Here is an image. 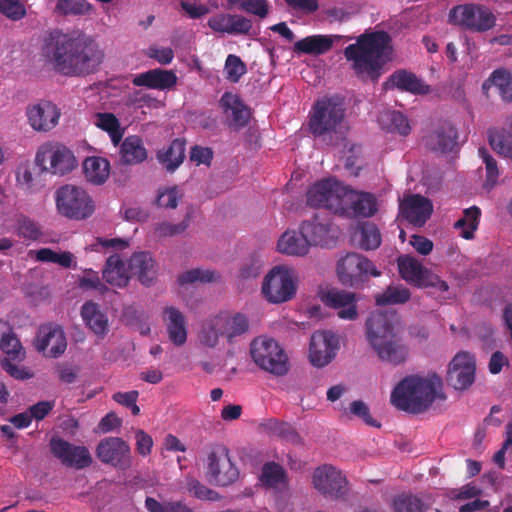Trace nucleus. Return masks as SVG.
I'll return each mask as SVG.
<instances>
[{"instance_id": "obj_58", "label": "nucleus", "mask_w": 512, "mask_h": 512, "mask_svg": "<svg viewBox=\"0 0 512 512\" xmlns=\"http://www.w3.org/2000/svg\"><path fill=\"white\" fill-rule=\"evenodd\" d=\"M182 199L177 186L168 187L158 190L156 204L162 208L175 209L178 205V201Z\"/></svg>"}, {"instance_id": "obj_33", "label": "nucleus", "mask_w": 512, "mask_h": 512, "mask_svg": "<svg viewBox=\"0 0 512 512\" xmlns=\"http://www.w3.org/2000/svg\"><path fill=\"white\" fill-rule=\"evenodd\" d=\"M335 36L311 35L295 42L293 51L297 54L322 55L328 52L334 44Z\"/></svg>"}, {"instance_id": "obj_9", "label": "nucleus", "mask_w": 512, "mask_h": 512, "mask_svg": "<svg viewBox=\"0 0 512 512\" xmlns=\"http://www.w3.org/2000/svg\"><path fill=\"white\" fill-rule=\"evenodd\" d=\"M337 276L339 281L347 287L361 288L370 277H379L381 272L366 256L350 252L337 262Z\"/></svg>"}, {"instance_id": "obj_18", "label": "nucleus", "mask_w": 512, "mask_h": 512, "mask_svg": "<svg viewBox=\"0 0 512 512\" xmlns=\"http://www.w3.org/2000/svg\"><path fill=\"white\" fill-rule=\"evenodd\" d=\"M96 456L104 464L119 470H127L132 465L130 446L120 437H105L96 447Z\"/></svg>"}, {"instance_id": "obj_29", "label": "nucleus", "mask_w": 512, "mask_h": 512, "mask_svg": "<svg viewBox=\"0 0 512 512\" xmlns=\"http://www.w3.org/2000/svg\"><path fill=\"white\" fill-rule=\"evenodd\" d=\"M177 75L173 70L155 68L139 73L132 79L133 85L155 90H169L177 83Z\"/></svg>"}, {"instance_id": "obj_8", "label": "nucleus", "mask_w": 512, "mask_h": 512, "mask_svg": "<svg viewBox=\"0 0 512 512\" xmlns=\"http://www.w3.org/2000/svg\"><path fill=\"white\" fill-rule=\"evenodd\" d=\"M0 349L5 356L0 359L1 368L14 379L27 380L33 373L20 363L25 359V351L7 322L0 321Z\"/></svg>"}, {"instance_id": "obj_42", "label": "nucleus", "mask_w": 512, "mask_h": 512, "mask_svg": "<svg viewBox=\"0 0 512 512\" xmlns=\"http://www.w3.org/2000/svg\"><path fill=\"white\" fill-rule=\"evenodd\" d=\"M494 86L505 102H512V74L505 69H497L483 83V89Z\"/></svg>"}, {"instance_id": "obj_64", "label": "nucleus", "mask_w": 512, "mask_h": 512, "mask_svg": "<svg viewBox=\"0 0 512 512\" xmlns=\"http://www.w3.org/2000/svg\"><path fill=\"white\" fill-rule=\"evenodd\" d=\"M230 23L231 14H218L208 20V25L212 30L227 34H229Z\"/></svg>"}, {"instance_id": "obj_25", "label": "nucleus", "mask_w": 512, "mask_h": 512, "mask_svg": "<svg viewBox=\"0 0 512 512\" xmlns=\"http://www.w3.org/2000/svg\"><path fill=\"white\" fill-rule=\"evenodd\" d=\"M36 347L47 356L56 358L63 354L67 341L62 328L58 325H42L37 334Z\"/></svg>"}, {"instance_id": "obj_11", "label": "nucleus", "mask_w": 512, "mask_h": 512, "mask_svg": "<svg viewBox=\"0 0 512 512\" xmlns=\"http://www.w3.org/2000/svg\"><path fill=\"white\" fill-rule=\"evenodd\" d=\"M206 477L211 484L228 486L239 477V471L229 457L228 448L220 443L207 447Z\"/></svg>"}, {"instance_id": "obj_40", "label": "nucleus", "mask_w": 512, "mask_h": 512, "mask_svg": "<svg viewBox=\"0 0 512 512\" xmlns=\"http://www.w3.org/2000/svg\"><path fill=\"white\" fill-rule=\"evenodd\" d=\"M103 279L112 286L124 287L127 285L129 276L119 255H111L103 270Z\"/></svg>"}, {"instance_id": "obj_39", "label": "nucleus", "mask_w": 512, "mask_h": 512, "mask_svg": "<svg viewBox=\"0 0 512 512\" xmlns=\"http://www.w3.org/2000/svg\"><path fill=\"white\" fill-rule=\"evenodd\" d=\"M309 244L306 238L295 231H286L277 243L279 252L293 256H304L309 251Z\"/></svg>"}, {"instance_id": "obj_62", "label": "nucleus", "mask_w": 512, "mask_h": 512, "mask_svg": "<svg viewBox=\"0 0 512 512\" xmlns=\"http://www.w3.org/2000/svg\"><path fill=\"white\" fill-rule=\"evenodd\" d=\"M187 485L189 492L199 499L213 500L215 498L216 492L196 479L189 480Z\"/></svg>"}, {"instance_id": "obj_31", "label": "nucleus", "mask_w": 512, "mask_h": 512, "mask_svg": "<svg viewBox=\"0 0 512 512\" xmlns=\"http://www.w3.org/2000/svg\"><path fill=\"white\" fill-rule=\"evenodd\" d=\"M129 270L138 280L146 286L152 284L155 275V261L149 252L134 253L129 259Z\"/></svg>"}, {"instance_id": "obj_22", "label": "nucleus", "mask_w": 512, "mask_h": 512, "mask_svg": "<svg viewBox=\"0 0 512 512\" xmlns=\"http://www.w3.org/2000/svg\"><path fill=\"white\" fill-rule=\"evenodd\" d=\"M458 131L449 122H443L424 137L426 148L439 154L451 153L458 148Z\"/></svg>"}, {"instance_id": "obj_52", "label": "nucleus", "mask_w": 512, "mask_h": 512, "mask_svg": "<svg viewBox=\"0 0 512 512\" xmlns=\"http://www.w3.org/2000/svg\"><path fill=\"white\" fill-rule=\"evenodd\" d=\"M285 471L281 465L275 462L264 464L261 473V481L267 487H275L283 482Z\"/></svg>"}, {"instance_id": "obj_54", "label": "nucleus", "mask_w": 512, "mask_h": 512, "mask_svg": "<svg viewBox=\"0 0 512 512\" xmlns=\"http://www.w3.org/2000/svg\"><path fill=\"white\" fill-rule=\"evenodd\" d=\"M145 508L149 512H192V510L182 502L161 503L153 497H146Z\"/></svg>"}, {"instance_id": "obj_16", "label": "nucleus", "mask_w": 512, "mask_h": 512, "mask_svg": "<svg viewBox=\"0 0 512 512\" xmlns=\"http://www.w3.org/2000/svg\"><path fill=\"white\" fill-rule=\"evenodd\" d=\"M313 486L325 498L342 499L348 492V481L340 470L332 465H322L313 473Z\"/></svg>"}, {"instance_id": "obj_43", "label": "nucleus", "mask_w": 512, "mask_h": 512, "mask_svg": "<svg viewBox=\"0 0 512 512\" xmlns=\"http://www.w3.org/2000/svg\"><path fill=\"white\" fill-rule=\"evenodd\" d=\"M481 216V210L477 206H472L463 211V216L458 219L454 227L459 230V235L464 239L474 238V233L478 229Z\"/></svg>"}, {"instance_id": "obj_49", "label": "nucleus", "mask_w": 512, "mask_h": 512, "mask_svg": "<svg viewBox=\"0 0 512 512\" xmlns=\"http://www.w3.org/2000/svg\"><path fill=\"white\" fill-rule=\"evenodd\" d=\"M359 246L364 250H374L381 244V234L373 223H365L359 229Z\"/></svg>"}, {"instance_id": "obj_14", "label": "nucleus", "mask_w": 512, "mask_h": 512, "mask_svg": "<svg viewBox=\"0 0 512 512\" xmlns=\"http://www.w3.org/2000/svg\"><path fill=\"white\" fill-rule=\"evenodd\" d=\"M345 185L334 179L316 182L307 191V204L313 208H325L336 214L343 213Z\"/></svg>"}, {"instance_id": "obj_3", "label": "nucleus", "mask_w": 512, "mask_h": 512, "mask_svg": "<svg viewBox=\"0 0 512 512\" xmlns=\"http://www.w3.org/2000/svg\"><path fill=\"white\" fill-rule=\"evenodd\" d=\"M442 379L433 374L428 377L410 375L402 379L391 393V403L399 410L412 414L426 411L434 400L445 398L439 391Z\"/></svg>"}, {"instance_id": "obj_44", "label": "nucleus", "mask_w": 512, "mask_h": 512, "mask_svg": "<svg viewBox=\"0 0 512 512\" xmlns=\"http://www.w3.org/2000/svg\"><path fill=\"white\" fill-rule=\"evenodd\" d=\"M95 125L101 130L107 132L114 146H117L124 135V129L121 128L118 118L109 112L96 113Z\"/></svg>"}, {"instance_id": "obj_15", "label": "nucleus", "mask_w": 512, "mask_h": 512, "mask_svg": "<svg viewBox=\"0 0 512 512\" xmlns=\"http://www.w3.org/2000/svg\"><path fill=\"white\" fill-rule=\"evenodd\" d=\"M36 162L43 170L56 175H65L77 166L73 152L60 143H46L36 154Z\"/></svg>"}, {"instance_id": "obj_32", "label": "nucleus", "mask_w": 512, "mask_h": 512, "mask_svg": "<svg viewBox=\"0 0 512 512\" xmlns=\"http://www.w3.org/2000/svg\"><path fill=\"white\" fill-rule=\"evenodd\" d=\"M81 317L95 335L105 337L108 332V318L99 304L93 301L85 302L81 307Z\"/></svg>"}, {"instance_id": "obj_30", "label": "nucleus", "mask_w": 512, "mask_h": 512, "mask_svg": "<svg viewBox=\"0 0 512 512\" xmlns=\"http://www.w3.org/2000/svg\"><path fill=\"white\" fill-rule=\"evenodd\" d=\"M220 106L226 114L230 113L232 117L231 125L234 128L240 129L249 123L250 110L238 95L225 92L220 98Z\"/></svg>"}, {"instance_id": "obj_2", "label": "nucleus", "mask_w": 512, "mask_h": 512, "mask_svg": "<svg viewBox=\"0 0 512 512\" xmlns=\"http://www.w3.org/2000/svg\"><path fill=\"white\" fill-rule=\"evenodd\" d=\"M391 37L386 31H374L362 34L357 42L348 45L344 56L352 61V67L358 77L377 81L385 58L391 53Z\"/></svg>"}, {"instance_id": "obj_26", "label": "nucleus", "mask_w": 512, "mask_h": 512, "mask_svg": "<svg viewBox=\"0 0 512 512\" xmlns=\"http://www.w3.org/2000/svg\"><path fill=\"white\" fill-rule=\"evenodd\" d=\"M28 121L36 131H49L59 121L61 112L58 107L50 101H42L27 109Z\"/></svg>"}, {"instance_id": "obj_24", "label": "nucleus", "mask_w": 512, "mask_h": 512, "mask_svg": "<svg viewBox=\"0 0 512 512\" xmlns=\"http://www.w3.org/2000/svg\"><path fill=\"white\" fill-rule=\"evenodd\" d=\"M399 208L402 217L417 227H422L433 212L431 201L420 194L404 198L400 202Z\"/></svg>"}, {"instance_id": "obj_36", "label": "nucleus", "mask_w": 512, "mask_h": 512, "mask_svg": "<svg viewBox=\"0 0 512 512\" xmlns=\"http://www.w3.org/2000/svg\"><path fill=\"white\" fill-rule=\"evenodd\" d=\"M185 158V142L180 139H174L168 147L157 152L158 162L167 172L173 173Z\"/></svg>"}, {"instance_id": "obj_37", "label": "nucleus", "mask_w": 512, "mask_h": 512, "mask_svg": "<svg viewBox=\"0 0 512 512\" xmlns=\"http://www.w3.org/2000/svg\"><path fill=\"white\" fill-rule=\"evenodd\" d=\"M120 156L121 161L128 165L145 161L147 158V150L142 139L137 135L127 136L121 143Z\"/></svg>"}, {"instance_id": "obj_12", "label": "nucleus", "mask_w": 512, "mask_h": 512, "mask_svg": "<svg viewBox=\"0 0 512 512\" xmlns=\"http://www.w3.org/2000/svg\"><path fill=\"white\" fill-rule=\"evenodd\" d=\"M344 119V109L340 102L324 97L317 100L310 112L309 129L316 136H324L336 132Z\"/></svg>"}, {"instance_id": "obj_34", "label": "nucleus", "mask_w": 512, "mask_h": 512, "mask_svg": "<svg viewBox=\"0 0 512 512\" xmlns=\"http://www.w3.org/2000/svg\"><path fill=\"white\" fill-rule=\"evenodd\" d=\"M164 318L167 321L169 339L176 346H182L187 340V331L184 315L174 307L164 310Z\"/></svg>"}, {"instance_id": "obj_61", "label": "nucleus", "mask_w": 512, "mask_h": 512, "mask_svg": "<svg viewBox=\"0 0 512 512\" xmlns=\"http://www.w3.org/2000/svg\"><path fill=\"white\" fill-rule=\"evenodd\" d=\"M253 27L252 21L239 14H231L229 34L248 35Z\"/></svg>"}, {"instance_id": "obj_21", "label": "nucleus", "mask_w": 512, "mask_h": 512, "mask_svg": "<svg viewBox=\"0 0 512 512\" xmlns=\"http://www.w3.org/2000/svg\"><path fill=\"white\" fill-rule=\"evenodd\" d=\"M321 300L327 307L337 310L340 319L352 321L358 318L355 292L332 288L322 294Z\"/></svg>"}, {"instance_id": "obj_10", "label": "nucleus", "mask_w": 512, "mask_h": 512, "mask_svg": "<svg viewBox=\"0 0 512 512\" xmlns=\"http://www.w3.org/2000/svg\"><path fill=\"white\" fill-rule=\"evenodd\" d=\"M56 205L61 215L74 220L87 219L95 210L89 194L75 185H64L57 189Z\"/></svg>"}, {"instance_id": "obj_57", "label": "nucleus", "mask_w": 512, "mask_h": 512, "mask_svg": "<svg viewBox=\"0 0 512 512\" xmlns=\"http://www.w3.org/2000/svg\"><path fill=\"white\" fill-rule=\"evenodd\" d=\"M0 12L12 21H19L26 16V7L20 0H0Z\"/></svg>"}, {"instance_id": "obj_13", "label": "nucleus", "mask_w": 512, "mask_h": 512, "mask_svg": "<svg viewBox=\"0 0 512 512\" xmlns=\"http://www.w3.org/2000/svg\"><path fill=\"white\" fill-rule=\"evenodd\" d=\"M297 290L294 270L285 266H275L264 277L262 294L265 299L274 304L291 300Z\"/></svg>"}, {"instance_id": "obj_28", "label": "nucleus", "mask_w": 512, "mask_h": 512, "mask_svg": "<svg viewBox=\"0 0 512 512\" xmlns=\"http://www.w3.org/2000/svg\"><path fill=\"white\" fill-rule=\"evenodd\" d=\"M384 89H398L414 95H425L430 92V86L425 84L416 74L405 69L394 71L384 83Z\"/></svg>"}, {"instance_id": "obj_35", "label": "nucleus", "mask_w": 512, "mask_h": 512, "mask_svg": "<svg viewBox=\"0 0 512 512\" xmlns=\"http://www.w3.org/2000/svg\"><path fill=\"white\" fill-rule=\"evenodd\" d=\"M488 141L495 152L512 159V116L507 119L505 128L488 130Z\"/></svg>"}, {"instance_id": "obj_7", "label": "nucleus", "mask_w": 512, "mask_h": 512, "mask_svg": "<svg viewBox=\"0 0 512 512\" xmlns=\"http://www.w3.org/2000/svg\"><path fill=\"white\" fill-rule=\"evenodd\" d=\"M449 22L464 30L485 33L496 25V15L484 4L465 3L454 6L449 11Z\"/></svg>"}, {"instance_id": "obj_50", "label": "nucleus", "mask_w": 512, "mask_h": 512, "mask_svg": "<svg viewBox=\"0 0 512 512\" xmlns=\"http://www.w3.org/2000/svg\"><path fill=\"white\" fill-rule=\"evenodd\" d=\"M56 9L63 15H85L92 10L87 0H58Z\"/></svg>"}, {"instance_id": "obj_56", "label": "nucleus", "mask_w": 512, "mask_h": 512, "mask_svg": "<svg viewBox=\"0 0 512 512\" xmlns=\"http://www.w3.org/2000/svg\"><path fill=\"white\" fill-rule=\"evenodd\" d=\"M16 231L19 237L30 241H36L41 236V230L36 222L25 216H21L17 220Z\"/></svg>"}, {"instance_id": "obj_46", "label": "nucleus", "mask_w": 512, "mask_h": 512, "mask_svg": "<svg viewBox=\"0 0 512 512\" xmlns=\"http://www.w3.org/2000/svg\"><path fill=\"white\" fill-rule=\"evenodd\" d=\"M411 293L408 288L398 285L389 286L386 290L375 296V302L379 306L404 304L409 301Z\"/></svg>"}, {"instance_id": "obj_53", "label": "nucleus", "mask_w": 512, "mask_h": 512, "mask_svg": "<svg viewBox=\"0 0 512 512\" xmlns=\"http://www.w3.org/2000/svg\"><path fill=\"white\" fill-rule=\"evenodd\" d=\"M395 512H424V504L420 498L411 494H403L394 499Z\"/></svg>"}, {"instance_id": "obj_59", "label": "nucleus", "mask_w": 512, "mask_h": 512, "mask_svg": "<svg viewBox=\"0 0 512 512\" xmlns=\"http://www.w3.org/2000/svg\"><path fill=\"white\" fill-rule=\"evenodd\" d=\"M189 226V216L178 224L162 222L156 225L155 233L159 237H169L183 233Z\"/></svg>"}, {"instance_id": "obj_45", "label": "nucleus", "mask_w": 512, "mask_h": 512, "mask_svg": "<svg viewBox=\"0 0 512 512\" xmlns=\"http://www.w3.org/2000/svg\"><path fill=\"white\" fill-rule=\"evenodd\" d=\"M398 269L401 277L407 282L416 283L425 273V267L416 258L411 256H401L398 258Z\"/></svg>"}, {"instance_id": "obj_48", "label": "nucleus", "mask_w": 512, "mask_h": 512, "mask_svg": "<svg viewBox=\"0 0 512 512\" xmlns=\"http://www.w3.org/2000/svg\"><path fill=\"white\" fill-rule=\"evenodd\" d=\"M219 274L214 270L209 269H191L181 273L178 276V283L180 285L200 283H210L219 279Z\"/></svg>"}, {"instance_id": "obj_55", "label": "nucleus", "mask_w": 512, "mask_h": 512, "mask_svg": "<svg viewBox=\"0 0 512 512\" xmlns=\"http://www.w3.org/2000/svg\"><path fill=\"white\" fill-rule=\"evenodd\" d=\"M231 3L238 4L241 11L258 16L267 17L269 13V4L267 0H229Z\"/></svg>"}, {"instance_id": "obj_60", "label": "nucleus", "mask_w": 512, "mask_h": 512, "mask_svg": "<svg viewBox=\"0 0 512 512\" xmlns=\"http://www.w3.org/2000/svg\"><path fill=\"white\" fill-rule=\"evenodd\" d=\"M350 414L362 419L367 425L380 427V423L370 415L369 407L361 400H355L350 404Z\"/></svg>"}, {"instance_id": "obj_6", "label": "nucleus", "mask_w": 512, "mask_h": 512, "mask_svg": "<svg viewBox=\"0 0 512 512\" xmlns=\"http://www.w3.org/2000/svg\"><path fill=\"white\" fill-rule=\"evenodd\" d=\"M250 355L262 370L275 376H284L289 371V359L280 344L269 337L259 336L250 345Z\"/></svg>"}, {"instance_id": "obj_23", "label": "nucleus", "mask_w": 512, "mask_h": 512, "mask_svg": "<svg viewBox=\"0 0 512 512\" xmlns=\"http://www.w3.org/2000/svg\"><path fill=\"white\" fill-rule=\"evenodd\" d=\"M352 211L357 217L370 218L378 211V202L374 194L369 192H359L345 186V195H343V213Z\"/></svg>"}, {"instance_id": "obj_47", "label": "nucleus", "mask_w": 512, "mask_h": 512, "mask_svg": "<svg viewBox=\"0 0 512 512\" xmlns=\"http://www.w3.org/2000/svg\"><path fill=\"white\" fill-rule=\"evenodd\" d=\"M478 153L485 164L486 178L483 187L487 190H491L497 184L500 175L497 161L484 147L479 148Z\"/></svg>"}, {"instance_id": "obj_19", "label": "nucleus", "mask_w": 512, "mask_h": 512, "mask_svg": "<svg viewBox=\"0 0 512 512\" xmlns=\"http://www.w3.org/2000/svg\"><path fill=\"white\" fill-rule=\"evenodd\" d=\"M475 370L474 357L468 352H459L449 364L446 381L456 390L467 389L475 380Z\"/></svg>"}, {"instance_id": "obj_63", "label": "nucleus", "mask_w": 512, "mask_h": 512, "mask_svg": "<svg viewBox=\"0 0 512 512\" xmlns=\"http://www.w3.org/2000/svg\"><path fill=\"white\" fill-rule=\"evenodd\" d=\"M274 432L277 433L284 440L293 444L300 443L301 438L297 431L287 423H276L274 426Z\"/></svg>"}, {"instance_id": "obj_5", "label": "nucleus", "mask_w": 512, "mask_h": 512, "mask_svg": "<svg viewBox=\"0 0 512 512\" xmlns=\"http://www.w3.org/2000/svg\"><path fill=\"white\" fill-rule=\"evenodd\" d=\"M249 330V320L242 313L221 312L207 320L199 333L201 343L215 347L223 337L229 344H234Z\"/></svg>"}, {"instance_id": "obj_51", "label": "nucleus", "mask_w": 512, "mask_h": 512, "mask_svg": "<svg viewBox=\"0 0 512 512\" xmlns=\"http://www.w3.org/2000/svg\"><path fill=\"white\" fill-rule=\"evenodd\" d=\"M224 72L226 79L231 83L239 82L240 78L247 72L246 64L241 58L234 54H229L225 61Z\"/></svg>"}, {"instance_id": "obj_41", "label": "nucleus", "mask_w": 512, "mask_h": 512, "mask_svg": "<svg viewBox=\"0 0 512 512\" xmlns=\"http://www.w3.org/2000/svg\"><path fill=\"white\" fill-rule=\"evenodd\" d=\"M378 121L382 129L387 132L398 133L401 136H407L411 132L408 118L399 111H383L379 115Z\"/></svg>"}, {"instance_id": "obj_1", "label": "nucleus", "mask_w": 512, "mask_h": 512, "mask_svg": "<svg viewBox=\"0 0 512 512\" xmlns=\"http://www.w3.org/2000/svg\"><path fill=\"white\" fill-rule=\"evenodd\" d=\"M41 53L47 65L67 77L93 74L105 58L104 50L93 37L59 30L44 39Z\"/></svg>"}, {"instance_id": "obj_27", "label": "nucleus", "mask_w": 512, "mask_h": 512, "mask_svg": "<svg viewBox=\"0 0 512 512\" xmlns=\"http://www.w3.org/2000/svg\"><path fill=\"white\" fill-rule=\"evenodd\" d=\"M300 229L309 246L324 247L333 242L330 237V221L328 217L321 214H315L312 219L303 221Z\"/></svg>"}, {"instance_id": "obj_38", "label": "nucleus", "mask_w": 512, "mask_h": 512, "mask_svg": "<svg viewBox=\"0 0 512 512\" xmlns=\"http://www.w3.org/2000/svg\"><path fill=\"white\" fill-rule=\"evenodd\" d=\"M83 172L88 182L101 185L109 177L110 163L102 157H88L83 162Z\"/></svg>"}, {"instance_id": "obj_17", "label": "nucleus", "mask_w": 512, "mask_h": 512, "mask_svg": "<svg viewBox=\"0 0 512 512\" xmlns=\"http://www.w3.org/2000/svg\"><path fill=\"white\" fill-rule=\"evenodd\" d=\"M49 447L52 455L66 467L82 470L89 467L93 462L86 446L74 445L60 437H52Z\"/></svg>"}, {"instance_id": "obj_4", "label": "nucleus", "mask_w": 512, "mask_h": 512, "mask_svg": "<svg viewBox=\"0 0 512 512\" xmlns=\"http://www.w3.org/2000/svg\"><path fill=\"white\" fill-rule=\"evenodd\" d=\"M365 327L367 341L380 360L392 365H400L406 361L408 349L394 332L393 322L388 314H370Z\"/></svg>"}, {"instance_id": "obj_20", "label": "nucleus", "mask_w": 512, "mask_h": 512, "mask_svg": "<svg viewBox=\"0 0 512 512\" xmlns=\"http://www.w3.org/2000/svg\"><path fill=\"white\" fill-rule=\"evenodd\" d=\"M339 349L338 337L330 331H317L311 336L309 358L312 365L324 367L336 356Z\"/></svg>"}]
</instances>
